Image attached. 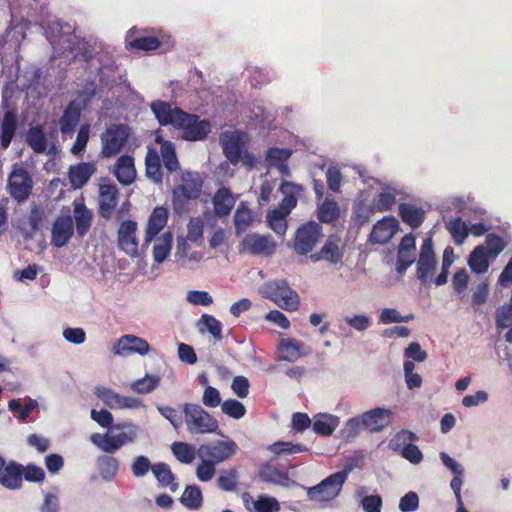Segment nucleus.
I'll return each mask as SVG.
<instances>
[{
    "label": "nucleus",
    "instance_id": "nucleus-14",
    "mask_svg": "<svg viewBox=\"0 0 512 512\" xmlns=\"http://www.w3.org/2000/svg\"><path fill=\"white\" fill-rule=\"evenodd\" d=\"M114 355L127 356L130 354L147 355L150 352L149 343L138 336L126 334L121 336L112 348Z\"/></svg>",
    "mask_w": 512,
    "mask_h": 512
},
{
    "label": "nucleus",
    "instance_id": "nucleus-52",
    "mask_svg": "<svg viewBox=\"0 0 512 512\" xmlns=\"http://www.w3.org/2000/svg\"><path fill=\"white\" fill-rule=\"evenodd\" d=\"M171 450L176 459L185 464L192 463L197 455L194 446L185 442H174L171 445Z\"/></svg>",
    "mask_w": 512,
    "mask_h": 512
},
{
    "label": "nucleus",
    "instance_id": "nucleus-61",
    "mask_svg": "<svg viewBox=\"0 0 512 512\" xmlns=\"http://www.w3.org/2000/svg\"><path fill=\"white\" fill-rule=\"evenodd\" d=\"M90 135V126L88 124L81 125L78 130L76 140L71 147V153L74 155H80L87 146Z\"/></svg>",
    "mask_w": 512,
    "mask_h": 512
},
{
    "label": "nucleus",
    "instance_id": "nucleus-8",
    "mask_svg": "<svg viewBox=\"0 0 512 512\" xmlns=\"http://www.w3.org/2000/svg\"><path fill=\"white\" fill-rule=\"evenodd\" d=\"M418 437L409 430H402L396 433L389 441V448L399 452L403 458L412 464H419L423 460V454L420 449L412 444Z\"/></svg>",
    "mask_w": 512,
    "mask_h": 512
},
{
    "label": "nucleus",
    "instance_id": "nucleus-12",
    "mask_svg": "<svg viewBox=\"0 0 512 512\" xmlns=\"http://www.w3.org/2000/svg\"><path fill=\"white\" fill-rule=\"evenodd\" d=\"M10 195L18 202L28 199L33 188V180L29 173L20 166H13L8 178Z\"/></svg>",
    "mask_w": 512,
    "mask_h": 512
},
{
    "label": "nucleus",
    "instance_id": "nucleus-27",
    "mask_svg": "<svg viewBox=\"0 0 512 512\" xmlns=\"http://www.w3.org/2000/svg\"><path fill=\"white\" fill-rule=\"evenodd\" d=\"M280 359L287 362H294L297 359L311 353L310 347L294 338L281 339L278 348Z\"/></svg>",
    "mask_w": 512,
    "mask_h": 512
},
{
    "label": "nucleus",
    "instance_id": "nucleus-40",
    "mask_svg": "<svg viewBox=\"0 0 512 512\" xmlns=\"http://www.w3.org/2000/svg\"><path fill=\"white\" fill-rule=\"evenodd\" d=\"M259 478L263 482L273 483L283 487L289 486V476L287 473L280 471L276 467L266 464L259 471Z\"/></svg>",
    "mask_w": 512,
    "mask_h": 512
},
{
    "label": "nucleus",
    "instance_id": "nucleus-51",
    "mask_svg": "<svg viewBox=\"0 0 512 512\" xmlns=\"http://www.w3.org/2000/svg\"><path fill=\"white\" fill-rule=\"evenodd\" d=\"M252 223V212L244 202H241L234 214V226L236 234L246 231Z\"/></svg>",
    "mask_w": 512,
    "mask_h": 512
},
{
    "label": "nucleus",
    "instance_id": "nucleus-23",
    "mask_svg": "<svg viewBox=\"0 0 512 512\" xmlns=\"http://www.w3.org/2000/svg\"><path fill=\"white\" fill-rule=\"evenodd\" d=\"M344 253L339 245V240L329 237L322 248L315 253H311L309 259L313 263L326 261L331 265H337L342 261Z\"/></svg>",
    "mask_w": 512,
    "mask_h": 512
},
{
    "label": "nucleus",
    "instance_id": "nucleus-62",
    "mask_svg": "<svg viewBox=\"0 0 512 512\" xmlns=\"http://www.w3.org/2000/svg\"><path fill=\"white\" fill-rule=\"evenodd\" d=\"M203 231V220L199 217L191 218L187 224V239L197 243L203 239Z\"/></svg>",
    "mask_w": 512,
    "mask_h": 512
},
{
    "label": "nucleus",
    "instance_id": "nucleus-26",
    "mask_svg": "<svg viewBox=\"0 0 512 512\" xmlns=\"http://www.w3.org/2000/svg\"><path fill=\"white\" fill-rule=\"evenodd\" d=\"M237 196L225 186L220 187L212 197L214 215L219 218L228 217L236 204Z\"/></svg>",
    "mask_w": 512,
    "mask_h": 512
},
{
    "label": "nucleus",
    "instance_id": "nucleus-60",
    "mask_svg": "<svg viewBox=\"0 0 512 512\" xmlns=\"http://www.w3.org/2000/svg\"><path fill=\"white\" fill-rule=\"evenodd\" d=\"M221 410L224 414L234 418L240 419L246 413L245 406L238 400L228 399L221 404Z\"/></svg>",
    "mask_w": 512,
    "mask_h": 512
},
{
    "label": "nucleus",
    "instance_id": "nucleus-34",
    "mask_svg": "<svg viewBox=\"0 0 512 512\" xmlns=\"http://www.w3.org/2000/svg\"><path fill=\"white\" fill-rule=\"evenodd\" d=\"M114 175L121 184L125 186L132 184L136 178L134 159L128 155L118 158L114 168Z\"/></svg>",
    "mask_w": 512,
    "mask_h": 512
},
{
    "label": "nucleus",
    "instance_id": "nucleus-22",
    "mask_svg": "<svg viewBox=\"0 0 512 512\" xmlns=\"http://www.w3.org/2000/svg\"><path fill=\"white\" fill-rule=\"evenodd\" d=\"M398 198H405L402 188L394 184H387L383 186L382 191L373 198L372 207L379 212L389 211L395 205Z\"/></svg>",
    "mask_w": 512,
    "mask_h": 512
},
{
    "label": "nucleus",
    "instance_id": "nucleus-29",
    "mask_svg": "<svg viewBox=\"0 0 512 512\" xmlns=\"http://www.w3.org/2000/svg\"><path fill=\"white\" fill-rule=\"evenodd\" d=\"M81 116V106L77 101H71L65 108L62 116L59 119V127L62 136L71 137L75 128L79 124Z\"/></svg>",
    "mask_w": 512,
    "mask_h": 512
},
{
    "label": "nucleus",
    "instance_id": "nucleus-3",
    "mask_svg": "<svg viewBox=\"0 0 512 512\" xmlns=\"http://www.w3.org/2000/svg\"><path fill=\"white\" fill-rule=\"evenodd\" d=\"M183 413L187 430L194 434H212L219 429V424L209 412L196 403H185Z\"/></svg>",
    "mask_w": 512,
    "mask_h": 512
},
{
    "label": "nucleus",
    "instance_id": "nucleus-15",
    "mask_svg": "<svg viewBox=\"0 0 512 512\" xmlns=\"http://www.w3.org/2000/svg\"><path fill=\"white\" fill-rule=\"evenodd\" d=\"M137 223L132 220L123 221L118 229V246L127 255L138 257V238L136 236Z\"/></svg>",
    "mask_w": 512,
    "mask_h": 512
},
{
    "label": "nucleus",
    "instance_id": "nucleus-39",
    "mask_svg": "<svg viewBox=\"0 0 512 512\" xmlns=\"http://www.w3.org/2000/svg\"><path fill=\"white\" fill-rule=\"evenodd\" d=\"M153 475L161 487H169L172 492L178 489V483L175 482V476L168 464L157 462L153 465Z\"/></svg>",
    "mask_w": 512,
    "mask_h": 512
},
{
    "label": "nucleus",
    "instance_id": "nucleus-54",
    "mask_svg": "<svg viewBox=\"0 0 512 512\" xmlns=\"http://www.w3.org/2000/svg\"><path fill=\"white\" fill-rule=\"evenodd\" d=\"M95 395L109 408L119 409L121 395L111 388L105 386H97L95 388Z\"/></svg>",
    "mask_w": 512,
    "mask_h": 512
},
{
    "label": "nucleus",
    "instance_id": "nucleus-57",
    "mask_svg": "<svg viewBox=\"0 0 512 512\" xmlns=\"http://www.w3.org/2000/svg\"><path fill=\"white\" fill-rule=\"evenodd\" d=\"M153 465L147 456L139 455L132 460L130 469L134 477L143 478L149 471L153 472Z\"/></svg>",
    "mask_w": 512,
    "mask_h": 512
},
{
    "label": "nucleus",
    "instance_id": "nucleus-33",
    "mask_svg": "<svg viewBox=\"0 0 512 512\" xmlns=\"http://www.w3.org/2000/svg\"><path fill=\"white\" fill-rule=\"evenodd\" d=\"M168 211L164 207H156L149 217L146 229L145 245L156 238L159 232L166 226Z\"/></svg>",
    "mask_w": 512,
    "mask_h": 512
},
{
    "label": "nucleus",
    "instance_id": "nucleus-4",
    "mask_svg": "<svg viewBox=\"0 0 512 512\" xmlns=\"http://www.w3.org/2000/svg\"><path fill=\"white\" fill-rule=\"evenodd\" d=\"M352 467H346L333 473L319 484L307 489V496L312 501L328 502L335 499L341 492L342 486L347 480Z\"/></svg>",
    "mask_w": 512,
    "mask_h": 512
},
{
    "label": "nucleus",
    "instance_id": "nucleus-11",
    "mask_svg": "<svg viewBox=\"0 0 512 512\" xmlns=\"http://www.w3.org/2000/svg\"><path fill=\"white\" fill-rule=\"evenodd\" d=\"M436 266L437 260L433 249V240L431 237H427L422 243L419 259L417 261V278L423 284L431 282L433 280Z\"/></svg>",
    "mask_w": 512,
    "mask_h": 512
},
{
    "label": "nucleus",
    "instance_id": "nucleus-59",
    "mask_svg": "<svg viewBox=\"0 0 512 512\" xmlns=\"http://www.w3.org/2000/svg\"><path fill=\"white\" fill-rule=\"evenodd\" d=\"M253 507L256 512H278L280 510L277 499L266 495H260L253 502Z\"/></svg>",
    "mask_w": 512,
    "mask_h": 512
},
{
    "label": "nucleus",
    "instance_id": "nucleus-30",
    "mask_svg": "<svg viewBox=\"0 0 512 512\" xmlns=\"http://www.w3.org/2000/svg\"><path fill=\"white\" fill-rule=\"evenodd\" d=\"M118 189L112 184H101L99 187V214L109 219L117 205Z\"/></svg>",
    "mask_w": 512,
    "mask_h": 512
},
{
    "label": "nucleus",
    "instance_id": "nucleus-28",
    "mask_svg": "<svg viewBox=\"0 0 512 512\" xmlns=\"http://www.w3.org/2000/svg\"><path fill=\"white\" fill-rule=\"evenodd\" d=\"M241 246L252 254L269 255L275 250V243L271 237L259 234H247L243 238Z\"/></svg>",
    "mask_w": 512,
    "mask_h": 512
},
{
    "label": "nucleus",
    "instance_id": "nucleus-32",
    "mask_svg": "<svg viewBox=\"0 0 512 512\" xmlns=\"http://www.w3.org/2000/svg\"><path fill=\"white\" fill-rule=\"evenodd\" d=\"M23 483V466L15 461H9L0 472V484L10 490H18Z\"/></svg>",
    "mask_w": 512,
    "mask_h": 512
},
{
    "label": "nucleus",
    "instance_id": "nucleus-2",
    "mask_svg": "<svg viewBox=\"0 0 512 512\" xmlns=\"http://www.w3.org/2000/svg\"><path fill=\"white\" fill-rule=\"evenodd\" d=\"M259 293L283 310L294 312L300 305L299 294L284 279H276L263 283Z\"/></svg>",
    "mask_w": 512,
    "mask_h": 512
},
{
    "label": "nucleus",
    "instance_id": "nucleus-5",
    "mask_svg": "<svg viewBox=\"0 0 512 512\" xmlns=\"http://www.w3.org/2000/svg\"><path fill=\"white\" fill-rule=\"evenodd\" d=\"M130 129L124 124H111L101 134V156L110 158L118 154L128 140Z\"/></svg>",
    "mask_w": 512,
    "mask_h": 512
},
{
    "label": "nucleus",
    "instance_id": "nucleus-20",
    "mask_svg": "<svg viewBox=\"0 0 512 512\" xmlns=\"http://www.w3.org/2000/svg\"><path fill=\"white\" fill-rule=\"evenodd\" d=\"M74 234L73 220L70 215L58 216L52 226L51 243L58 248L65 246Z\"/></svg>",
    "mask_w": 512,
    "mask_h": 512
},
{
    "label": "nucleus",
    "instance_id": "nucleus-64",
    "mask_svg": "<svg viewBox=\"0 0 512 512\" xmlns=\"http://www.w3.org/2000/svg\"><path fill=\"white\" fill-rule=\"evenodd\" d=\"M186 301L195 306H209L213 297L207 291L190 290L186 294Z\"/></svg>",
    "mask_w": 512,
    "mask_h": 512
},
{
    "label": "nucleus",
    "instance_id": "nucleus-1",
    "mask_svg": "<svg viewBox=\"0 0 512 512\" xmlns=\"http://www.w3.org/2000/svg\"><path fill=\"white\" fill-rule=\"evenodd\" d=\"M142 429L132 422L115 424L107 433H94L90 441L105 453L113 454L127 444L134 443Z\"/></svg>",
    "mask_w": 512,
    "mask_h": 512
},
{
    "label": "nucleus",
    "instance_id": "nucleus-41",
    "mask_svg": "<svg viewBox=\"0 0 512 512\" xmlns=\"http://www.w3.org/2000/svg\"><path fill=\"white\" fill-rule=\"evenodd\" d=\"M146 175L154 183H162L163 173L161 168V160L158 152L155 149H149L146 157Z\"/></svg>",
    "mask_w": 512,
    "mask_h": 512
},
{
    "label": "nucleus",
    "instance_id": "nucleus-47",
    "mask_svg": "<svg viewBox=\"0 0 512 512\" xmlns=\"http://www.w3.org/2000/svg\"><path fill=\"white\" fill-rule=\"evenodd\" d=\"M200 333L208 332L216 341L222 339V324L214 316L203 314L197 322Z\"/></svg>",
    "mask_w": 512,
    "mask_h": 512
},
{
    "label": "nucleus",
    "instance_id": "nucleus-13",
    "mask_svg": "<svg viewBox=\"0 0 512 512\" xmlns=\"http://www.w3.org/2000/svg\"><path fill=\"white\" fill-rule=\"evenodd\" d=\"M150 108L161 125H172L177 128L185 119H189L188 113L165 101H153Z\"/></svg>",
    "mask_w": 512,
    "mask_h": 512
},
{
    "label": "nucleus",
    "instance_id": "nucleus-7",
    "mask_svg": "<svg viewBox=\"0 0 512 512\" xmlns=\"http://www.w3.org/2000/svg\"><path fill=\"white\" fill-rule=\"evenodd\" d=\"M323 238L322 227L314 221L301 225L295 232L293 248L300 255L311 253Z\"/></svg>",
    "mask_w": 512,
    "mask_h": 512
},
{
    "label": "nucleus",
    "instance_id": "nucleus-38",
    "mask_svg": "<svg viewBox=\"0 0 512 512\" xmlns=\"http://www.w3.org/2000/svg\"><path fill=\"white\" fill-rule=\"evenodd\" d=\"M399 214L403 222L412 228H418L424 221L425 211L413 204L401 203L399 205Z\"/></svg>",
    "mask_w": 512,
    "mask_h": 512
},
{
    "label": "nucleus",
    "instance_id": "nucleus-50",
    "mask_svg": "<svg viewBox=\"0 0 512 512\" xmlns=\"http://www.w3.org/2000/svg\"><path fill=\"white\" fill-rule=\"evenodd\" d=\"M445 227L456 244H462L469 235L468 225L460 217L446 221Z\"/></svg>",
    "mask_w": 512,
    "mask_h": 512
},
{
    "label": "nucleus",
    "instance_id": "nucleus-58",
    "mask_svg": "<svg viewBox=\"0 0 512 512\" xmlns=\"http://www.w3.org/2000/svg\"><path fill=\"white\" fill-rule=\"evenodd\" d=\"M485 244L484 249L486 250V253L490 255L492 260H494L506 247L505 241L494 233L486 236Z\"/></svg>",
    "mask_w": 512,
    "mask_h": 512
},
{
    "label": "nucleus",
    "instance_id": "nucleus-49",
    "mask_svg": "<svg viewBox=\"0 0 512 512\" xmlns=\"http://www.w3.org/2000/svg\"><path fill=\"white\" fill-rule=\"evenodd\" d=\"M280 190L285 197L281 201L280 208L278 210L288 215L297 204V199L293 193L296 190H301V187L290 182H283Z\"/></svg>",
    "mask_w": 512,
    "mask_h": 512
},
{
    "label": "nucleus",
    "instance_id": "nucleus-31",
    "mask_svg": "<svg viewBox=\"0 0 512 512\" xmlns=\"http://www.w3.org/2000/svg\"><path fill=\"white\" fill-rule=\"evenodd\" d=\"M18 129V118L16 112L5 111L0 121V147L7 150L15 137Z\"/></svg>",
    "mask_w": 512,
    "mask_h": 512
},
{
    "label": "nucleus",
    "instance_id": "nucleus-42",
    "mask_svg": "<svg viewBox=\"0 0 512 512\" xmlns=\"http://www.w3.org/2000/svg\"><path fill=\"white\" fill-rule=\"evenodd\" d=\"M156 141L161 143L160 154L165 168L169 172H174L179 168V162L176 156L175 145L170 141H164L160 136L156 137Z\"/></svg>",
    "mask_w": 512,
    "mask_h": 512
},
{
    "label": "nucleus",
    "instance_id": "nucleus-21",
    "mask_svg": "<svg viewBox=\"0 0 512 512\" xmlns=\"http://www.w3.org/2000/svg\"><path fill=\"white\" fill-rule=\"evenodd\" d=\"M392 415L391 409L383 407L366 411L361 415L363 428L370 432H380L389 425Z\"/></svg>",
    "mask_w": 512,
    "mask_h": 512
},
{
    "label": "nucleus",
    "instance_id": "nucleus-9",
    "mask_svg": "<svg viewBox=\"0 0 512 512\" xmlns=\"http://www.w3.org/2000/svg\"><path fill=\"white\" fill-rule=\"evenodd\" d=\"M237 444L232 441H214L202 444L197 449V457L206 459L215 465L230 459L237 451Z\"/></svg>",
    "mask_w": 512,
    "mask_h": 512
},
{
    "label": "nucleus",
    "instance_id": "nucleus-44",
    "mask_svg": "<svg viewBox=\"0 0 512 512\" xmlns=\"http://www.w3.org/2000/svg\"><path fill=\"white\" fill-rule=\"evenodd\" d=\"M96 464L102 479L105 481L113 480L119 471V461L113 456H99Z\"/></svg>",
    "mask_w": 512,
    "mask_h": 512
},
{
    "label": "nucleus",
    "instance_id": "nucleus-19",
    "mask_svg": "<svg viewBox=\"0 0 512 512\" xmlns=\"http://www.w3.org/2000/svg\"><path fill=\"white\" fill-rule=\"evenodd\" d=\"M189 119H185L177 128L183 130L182 137L189 141L202 140L207 137L211 131L210 123L206 120H200L198 116L188 114Z\"/></svg>",
    "mask_w": 512,
    "mask_h": 512
},
{
    "label": "nucleus",
    "instance_id": "nucleus-43",
    "mask_svg": "<svg viewBox=\"0 0 512 512\" xmlns=\"http://www.w3.org/2000/svg\"><path fill=\"white\" fill-rule=\"evenodd\" d=\"M367 488L362 486L355 491L359 505L364 512H381L383 501L380 495H366Z\"/></svg>",
    "mask_w": 512,
    "mask_h": 512
},
{
    "label": "nucleus",
    "instance_id": "nucleus-53",
    "mask_svg": "<svg viewBox=\"0 0 512 512\" xmlns=\"http://www.w3.org/2000/svg\"><path fill=\"white\" fill-rule=\"evenodd\" d=\"M339 216V205L333 200L326 198L318 208V219L324 223H331Z\"/></svg>",
    "mask_w": 512,
    "mask_h": 512
},
{
    "label": "nucleus",
    "instance_id": "nucleus-45",
    "mask_svg": "<svg viewBox=\"0 0 512 512\" xmlns=\"http://www.w3.org/2000/svg\"><path fill=\"white\" fill-rule=\"evenodd\" d=\"M181 504L189 510H198L203 504V495L197 485H187L180 497Z\"/></svg>",
    "mask_w": 512,
    "mask_h": 512
},
{
    "label": "nucleus",
    "instance_id": "nucleus-17",
    "mask_svg": "<svg viewBox=\"0 0 512 512\" xmlns=\"http://www.w3.org/2000/svg\"><path fill=\"white\" fill-rule=\"evenodd\" d=\"M202 189V179L198 173L186 172L182 174L181 184L173 190L174 200L180 198L191 200L198 198Z\"/></svg>",
    "mask_w": 512,
    "mask_h": 512
},
{
    "label": "nucleus",
    "instance_id": "nucleus-46",
    "mask_svg": "<svg viewBox=\"0 0 512 512\" xmlns=\"http://www.w3.org/2000/svg\"><path fill=\"white\" fill-rule=\"evenodd\" d=\"M172 240L173 235L169 231L155 239L153 247V257L155 262L162 263L166 260L171 251Z\"/></svg>",
    "mask_w": 512,
    "mask_h": 512
},
{
    "label": "nucleus",
    "instance_id": "nucleus-37",
    "mask_svg": "<svg viewBox=\"0 0 512 512\" xmlns=\"http://www.w3.org/2000/svg\"><path fill=\"white\" fill-rule=\"evenodd\" d=\"M291 156V150L270 148L266 153V161L269 167H276L282 175L289 174V168L286 161Z\"/></svg>",
    "mask_w": 512,
    "mask_h": 512
},
{
    "label": "nucleus",
    "instance_id": "nucleus-18",
    "mask_svg": "<svg viewBox=\"0 0 512 512\" xmlns=\"http://www.w3.org/2000/svg\"><path fill=\"white\" fill-rule=\"evenodd\" d=\"M399 230V222L393 216H385L378 220L369 235L372 244H386Z\"/></svg>",
    "mask_w": 512,
    "mask_h": 512
},
{
    "label": "nucleus",
    "instance_id": "nucleus-63",
    "mask_svg": "<svg viewBox=\"0 0 512 512\" xmlns=\"http://www.w3.org/2000/svg\"><path fill=\"white\" fill-rule=\"evenodd\" d=\"M40 512H60L59 491L53 488L52 491L44 495L43 503L40 506Z\"/></svg>",
    "mask_w": 512,
    "mask_h": 512
},
{
    "label": "nucleus",
    "instance_id": "nucleus-10",
    "mask_svg": "<svg viewBox=\"0 0 512 512\" xmlns=\"http://www.w3.org/2000/svg\"><path fill=\"white\" fill-rule=\"evenodd\" d=\"M247 143V134L239 131H227L220 137L223 153L232 165L240 163L242 153L247 148Z\"/></svg>",
    "mask_w": 512,
    "mask_h": 512
},
{
    "label": "nucleus",
    "instance_id": "nucleus-24",
    "mask_svg": "<svg viewBox=\"0 0 512 512\" xmlns=\"http://www.w3.org/2000/svg\"><path fill=\"white\" fill-rule=\"evenodd\" d=\"M96 171L97 167L94 162H80L71 165L68 168V179L71 188L77 190L84 187Z\"/></svg>",
    "mask_w": 512,
    "mask_h": 512
},
{
    "label": "nucleus",
    "instance_id": "nucleus-55",
    "mask_svg": "<svg viewBox=\"0 0 512 512\" xmlns=\"http://www.w3.org/2000/svg\"><path fill=\"white\" fill-rule=\"evenodd\" d=\"M454 262V250L448 246L443 251L440 274L433 280L436 286H442L448 281L449 268Z\"/></svg>",
    "mask_w": 512,
    "mask_h": 512
},
{
    "label": "nucleus",
    "instance_id": "nucleus-36",
    "mask_svg": "<svg viewBox=\"0 0 512 512\" xmlns=\"http://www.w3.org/2000/svg\"><path fill=\"white\" fill-rule=\"evenodd\" d=\"M491 257L486 253L484 245L476 246L468 257V265L475 274H484L488 271Z\"/></svg>",
    "mask_w": 512,
    "mask_h": 512
},
{
    "label": "nucleus",
    "instance_id": "nucleus-6",
    "mask_svg": "<svg viewBox=\"0 0 512 512\" xmlns=\"http://www.w3.org/2000/svg\"><path fill=\"white\" fill-rule=\"evenodd\" d=\"M45 34L55 51L61 53L69 51L73 57L82 56L85 60L92 58V52L88 48L89 43L87 41L80 40L69 33L63 34L57 39L56 36H51V27L46 30Z\"/></svg>",
    "mask_w": 512,
    "mask_h": 512
},
{
    "label": "nucleus",
    "instance_id": "nucleus-25",
    "mask_svg": "<svg viewBox=\"0 0 512 512\" xmlns=\"http://www.w3.org/2000/svg\"><path fill=\"white\" fill-rule=\"evenodd\" d=\"M78 237L83 238L90 230L93 222V212L88 209L82 199L73 201V216Z\"/></svg>",
    "mask_w": 512,
    "mask_h": 512
},
{
    "label": "nucleus",
    "instance_id": "nucleus-35",
    "mask_svg": "<svg viewBox=\"0 0 512 512\" xmlns=\"http://www.w3.org/2000/svg\"><path fill=\"white\" fill-rule=\"evenodd\" d=\"M340 418L328 413H319L314 417L313 431L322 436H330L339 426Z\"/></svg>",
    "mask_w": 512,
    "mask_h": 512
},
{
    "label": "nucleus",
    "instance_id": "nucleus-56",
    "mask_svg": "<svg viewBox=\"0 0 512 512\" xmlns=\"http://www.w3.org/2000/svg\"><path fill=\"white\" fill-rule=\"evenodd\" d=\"M287 214L280 210L274 209L267 214V222L269 227L278 235H284L287 230L286 218Z\"/></svg>",
    "mask_w": 512,
    "mask_h": 512
},
{
    "label": "nucleus",
    "instance_id": "nucleus-16",
    "mask_svg": "<svg viewBox=\"0 0 512 512\" xmlns=\"http://www.w3.org/2000/svg\"><path fill=\"white\" fill-rule=\"evenodd\" d=\"M26 143L35 154L53 156L56 154V146L51 143L41 125L37 124L28 129Z\"/></svg>",
    "mask_w": 512,
    "mask_h": 512
},
{
    "label": "nucleus",
    "instance_id": "nucleus-48",
    "mask_svg": "<svg viewBox=\"0 0 512 512\" xmlns=\"http://www.w3.org/2000/svg\"><path fill=\"white\" fill-rule=\"evenodd\" d=\"M161 378L155 374H146L143 378L133 381L130 388L138 394L152 393L160 384Z\"/></svg>",
    "mask_w": 512,
    "mask_h": 512
}]
</instances>
